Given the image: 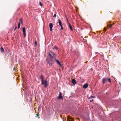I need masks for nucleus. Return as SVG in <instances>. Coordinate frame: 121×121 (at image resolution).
Segmentation results:
<instances>
[{
    "label": "nucleus",
    "instance_id": "nucleus-17",
    "mask_svg": "<svg viewBox=\"0 0 121 121\" xmlns=\"http://www.w3.org/2000/svg\"><path fill=\"white\" fill-rule=\"evenodd\" d=\"M22 31L23 33L25 32V28L24 27H23L22 28Z\"/></svg>",
    "mask_w": 121,
    "mask_h": 121
},
{
    "label": "nucleus",
    "instance_id": "nucleus-32",
    "mask_svg": "<svg viewBox=\"0 0 121 121\" xmlns=\"http://www.w3.org/2000/svg\"><path fill=\"white\" fill-rule=\"evenodd\" d=\"M15 67L14 68H13V69L14 70H15Z\"/></svg>",
    "mask_w": 121,
    "mask_h": 121
},
{
    "label": "nucleus",
    "instance_id": "nucleus-24",
    "mask_svg": "<svg viewBox=\"0 0 121 121\" xmlns=\"http://www.w3.org/2000/svg\"><path fill=\"white\" fill-rule=\"evenodd\" d=\"M35 44L36 46H37V42L36 41L35 42Z\"/></svg>",
    "mask_w": 121,
    "mask_h": 121
},
{
    "label": "nucleus",
    "instance_id": "nucleus-18",
    "mask_svg": "<svg viewBox=\"0 0 121 121\" xmlns=\"http://www.w3.org/2000/svg\"><path fill=\"white\" fill-rule=\"evenodd\" d=\"M20 22H21V23L22 24V18H21L19 20Z\"/></svg>",
    "mask_w": 121,
    "mask_h": 121
},
{
    "label": "nucleus",
    "instance_id": "nucleus-7",
    "mask_svg": "<svg viewBox=\"0 0 121 121\" xmlns=\"http://www.w3.org/2000/svg\"><path fill=\"white\" fill-rule=\"evenodd\" d=\"M88 84L87 83H86L84 84L83 86V88L86 89L88 87Z\"/></svg>",
    "mask_w": 121,
    "mask_h": 121
},
{
    "label": "nucleus",
    "instance_id": "nucleus-23",
    "mask_svg": "<svg viewBox=\"0 0 121 121\" xmlns=\"http://www.w3.org/2000/svg\"><path fill=\"white\" fill-rule=\"evenodd\" d=\"M60 27H61V30H63V26H62V25H60Z\"/></svg>",
    "mask_w": 121,
    "mask_h": 121
},
{
    "label": "nucleus",
    "instance_id": "nucleus-28",
    "mask_svg": "<svg viewBox=\"0 0 121 121\" xmlns=\"http://www.w3.org/2000/svg\"><path fill=\"white\" fill-rule=\"evenodd\" d=\"M112 24H111L110 26H109V28H111V27L112 26Z\"/></svg>",
    "mask_w": 121,
    "mask_h": 121
},
{
    "label": "nucleus",
    "instance_id": "nucleus-25",
    "mask_svg": "<svg viewBox=\"0 0 121 121\" xmlns=\"http://www.w3.org/2000/svg\"><path fill=\"white\" fill-rule=\"evenodd\" d=\"M106 28H105V27H104V31H106Z\"/></svg>",
    "mask_w": 121,
    "mask_h": 121
},
{
    "label": "nucleus",
    "instance_id": "nucleus-13",
    "mask_svg": "<svg viewBox=\"0 0 121 121\" xmlns=\"http://www.w3.org/2000/svg\"><path fill=\"white\" fill-rule=\"evenodd\" d=\"M69 27L70 28V30H73V28H72V27L71 25V24H70V23H69Z\"/></svg>",
    "mask_w": 121,
    "mask_h": 121
},
{
    "label": "nucleus",
    "instance_id": "nucleus-22",
    "mask_svg": "<svg viewBox=\"0 0 121 121\" xmlns=\"http://www.w3.org/2000/svg\"><path fill=\"white\" fill-rule=\"evenodd\" d=\"M39 4L41 6H42V4L40 2H39Z\"/></svg>",
    "mask_w": 121,
    "mask_h": 121
},
{
    "label": "nucleus",
    "instance_id": "nucleus-21",
    "mask_svg": "<svg viewBox=\"0 0 121 121\" xmlns=\"http://www.w3.org/2000/svg\"><path fill=\"white\" fill-rule=\"evenodd\" d=\"M23 35H24V37H25L26 36V34L25 32L23 33Z\"/></svg>",
    "mask_w": 121,
    "mask_h": 121
},
{
    "label": "nucleus",
    "instance_id": "nucleus-3",
    "mask_svg": "<svg viewBox=\"0 0 121 121\" xmlns=\"http://www.w3.org/2000/svg\"><path fill=\"white\" fill-rule=\"evenodd\" d=\"M58 99H63V97L62 96V93L61 92L59 93V96L58 97Z\"/></svg>",
    "mask_w": 121,
    "mask_h": 121
},
{
    "label": "nucleus",
    "instance_id": "nucleus-27",
    "mask_svg": "<svg viewBox=\"0 0 121 121\" xmlns=\"http://www.w3.org/2000/svg\"><path fill=\"white\" fill-rule=\"evenodd\" d=\"M17 26H16L15 27V28L14 30V31L16 30V29H17Z\"/></svg>",
    "mask_w": 121,
    "mask_h": 121
},
{
    "label": "nucleus",
    "instance_id": "nucleus-6",
    "mask_svg": "<svg viewBox=\"0 0 121 121\" xmlns=\"http://www.w3.org/2000/svg\"><path fill=\"white\" fill-rule=\"evenodd\" d=\"M73 118L70 116H68L67 120L69 121H73Z\"/></svg>",
    "mask_w": 121,
    "mask_h": 121
},
{
    "label": "nucleus",
    "instance_id": "nucleus-11",
    "mask_svg": "<svg viewBox=\"0 0 121 121\" xmlns=\"http://www.w3.org/2000/svg\"><path fill=\"white\" fill-rule=\"evenodd\" d=\"M56 62L57 64L60 66H61V64L60 63L59 60H56Z\"/></svg>",
    "mask_w": 121,
    "mask_h": 121
},
{
    "label": "nucleus",
    "instance_id": "nucleus-20",
    "mask_svg": "<svg viewBox=\"0 0 121 121\" xmlns=\"http://www.w3.org/2000/svg\"><path fill=\"white\" fill-rule=\"evenodd\" d=\"M107 80H108V81L110 82H111V79L110 78H108V79H107Z\"/></svg>",
    "mask_w": 121,
    "mask_h": 121
},
{
    "label": "nucleus",
    "instance_id": "nucleus-2",
    "mask_svg": "<svg viewBox=\"0 0 121 121\" xmlns=\"http://www.w3.org/2000/svg\"><path fill=\"white\" fill-rule=\"evenodd\" d=\"M53 24L52 23H50L49 24L50 30V31H52V28L53 27Z\"/></svg>",
    "mask_w": 121,
    "mask_h": 121
},
{
    "label": "nucleus",
    "instance_id": "nucleus-9",
    "mask_svg": "<svg viewBox=\"0 0 121 121\" xmlns=\"http://www.w3.org/2000/svg\"><path fill=\"white\" fill-rule=\"evenodd\" d=\"M72 83L74 85L76 83V81L74 79H73L72 80Z\"/></svg>",
    "mask_w": 121,
    "mask_h": 121
},
{
    "label": "nucleus",
    "instance_id": "nucleus-15",
    "mask_svg": "<svg viewBox=\"0 0 121 121\" xmlns=\"http://www.w3.org/2000/svg\"><path fill=\"white\" fill-rule=\"evenodd\" d=\"M39 112H37V113L36 114V117H38V118H40V117L39 116Z\"/></svg>",
    "mask_w": 121,
    "mask_h": 121
},
{
    "label": "nucleus",
    "instance_id": "nucleus-8",
    "mask_svg": "<svg viewBox=\"0 0 121 121\" xmlns=\"http://www.w3.org/2000/svg\"><path fill=\"white\" fill-rule=\"evenodd\" d=\"M51 55L53 56H54V58H56V55L54 52H51Z\"/></svg>",
    "mask_w": 121,
    "mask_h": 121
},
{
    "label": "nucleus",
    "instance_id": "nucleus-5",
    "mask_svg": "<svg viewBox=\"0 0 121 121\" xmlns=\"http://www.w3.org/2000/svg\"><path fill=\"white\" fill-rule=\"evenodd\" d=\"M107 79L105 78H103L102 80V82L103 84H104L105 82H107Z\"/></svg>",
    "mask_w": 121,
    "mask_h": 121
},
{
    "label": "nucleus",
    "instance_id": "nucleus-12",
    "mask_svg": "<svg viewBox=\"0 0 121 121\" xmlns=\"http://www.w3.org/2000/svg\"><path fill=\"white\" fill-rule=\"evenodd\" d=\"M49 55L51 57L52 59H53V58H54V56H52V55H51V52L49 53Z\"/></svg>",
    "mask_w": 121,
    "mask_h": 121
},
{
    "label": "nucleus",
    "instance_id": "nucleus-10",
    "mask_svg": "<svg viewBox=\"0 0 121 121\" xmlns=\"http://www.w3.org/2000/svg\"><path fill=\"white\" fill-rule=\"evenodd\" d=\"M58 23H59V25L60 26V25H62V22H61V21L60 20L59 18L58 19Z\"/></svg>",
    "mask_w": 121,
    "mask_h": 121
},
{
    "label": "nucleus",
    "instance_id": "nucleus-14",
    "mask_svg": "<svg viewBox=\"0 0 121 121\" xmlns=\"http://www.w3.org/2000/svg\"><path fill=\"white\" fill-rule=\"evenodd\" d=\"M1 51L2 52H4V49L2 47H1L0 48Z\"/></svg>",
    "mask_w": 121,
    "mask_h": 121
},
{
    "label": "nucleus",
    "instance_id": "nucleus-4",
    "mask_svg": "<svg viewBox=\"0 0 121 121\" xmlns=\"http://www.w3.org/2000/svg\"><path fill=\"white\" fill-rule=\"evenodd\" d=\"M48 63L49 64V65L50 66H52V64L53 62H52V61L51 60H49L48 61Z\"/></svg>",
    "mask_w": 121,
    "mask_h": 121
},
{
    "label": "nucleus",
    "instance_id": "nucleus-16",
    "mask_svg": "<svg viewBox=\"0 0 121 121\" xmlns=\"http://www.w3.org/2000/svg\"><path fill=\"white\" fill-rule=\"evenodd\" d=\"M20 22H19L18 24V29H19L20 28Z\"/></svg>",
    "mask_w": 121,
    "mask_h": 121
},
{
    "label": "nucleus",
    "instance_id": "nucleus-30",
    "mask_svg": "<svg viewBox=\"0 0 121 121\" xmlns=\"http://www.w3.org/2000/svg\"><path fill=\"white\" fill-rule=\"evenodd\" d=\"M93 101V99H92L91 100H90V102H92Z\"/></svg>",
    "mask_w": 121,
    "mask_h": 121
},
{
    "label": "nucleus",
    "instance_id": "nucleus-19",
    "mask_svg": "<svg viewBox=\"0 0 121 121\" xmlns=\"http://www.w3.org/2000/svg\"><path fill=\"white\" fill-rule=\"evenodd\" d=\"M95 97L94 96H91L90 97H89V98H88L89 99L90 98L91 99L93 98H95Z\"/></svg>",
    "mask_w": 121,
    "mask_h": 121
},
{
    "label": "nucleus",
    "instance_id": "nucleus-1",
    "mask_svg": "<svg viewBox=\"0 0 121 121\" xmlns=\"http://www.w3.org/2000/svg\"><path fill=\"white\" fill-rule=\"evenodd\" d=\"M40 78L41 79V84L44 85L45 88L47 87V86L48 82L47 79L46 80L43 79V76L42 75H41Z\"/></svg>",
    "mask_w": 121,
    "mask_h": 121
},
{
    "label": "nucleus",
    "instance_id": "nucleus-31",
    "mask_svg": "<svg viewBox=\"0 0 121 121\" xmlns=\"http://www.w3.org/2000/svg\"><path fill=\"white\" fill-rule=\"evenodd\" d=\"M67 21L68 22V23L69 24V22H68V20L67 18Z\"/></svg>",
    "mask_w": 121,
    "mask_h": 121
},
{
    "label": "nucleus",
    "instance_id": "nucleus-29",
    "mask_svg": "<svg viewBox=\"0 0 121 121\" xmlns=\"http://www.w3.org/2000/svg\"><path fill=\"white\" fill-rule=\"evenodd\" d=\"M54 48L55 49H57V47L56 46L54 47Z\"/></svg>",
    "mask_w": 121,
    "mask_h": 121
},
{
    "label": "nucleus",
    "instance_id": "nucleus-33",
    "mask_svg": "<svg viewBox=\"0 0 121 121\" xmlns=\"http://www.w3.org/2000/svg\"><path fill=\"white\" fill-rule=\"evenodd\" d=\"M109 26V25H107V26Z\"/></svg>",
    "mask_w": 121,
    "mask_h": 121
},
{
    "label": "nucleus",
    "instance_id": "nucleus-26",
    "mask_svg": "<svg viewBox=\"0 0 121 121\" xmlns=\"http://www.w3.org/2000/svg\"><path fill=\"white\" fill-rule=\"evenodd\" d=\"M56 14H54V16H53V17H56Z\"/></svg>",
    "mask_w": 121,
    "mask_h": 121
}]
</instances>
